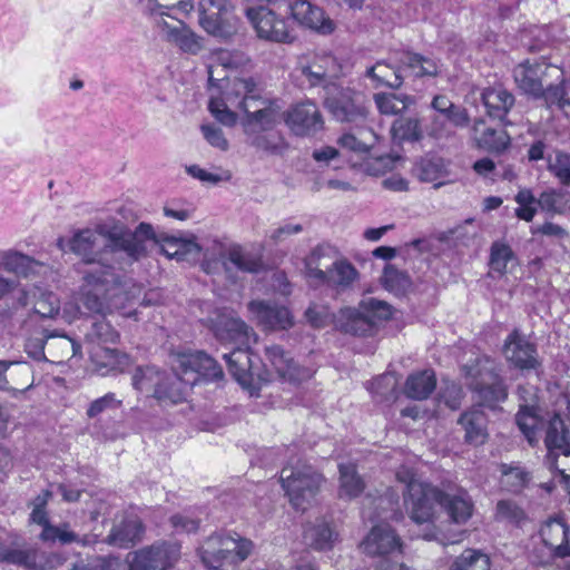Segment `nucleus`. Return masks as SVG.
I'll return each mask as SVG.
<instances>
[{
    "instance_id": "obj_1",
    "label": "nucleus",
    "mask_w": 570,
    "mask_h": 570,
    "mask_svg": "<svg viewBox=\"0 0 570 570\" xmlns=\"http://www.w3.org/2000/svg\"><path fill=\"white\" fill-rule=\"evenodd\" d=\"M156 242L150 224L140 223L135 230L125 225H99L96 229H81L70 239L58 238V247L68 248L86 264H97L85 273L78 301L90 313L105 315L120 309L140 293L131 278L107 265L109 256L124 254L130 262L139 261L147 253L149 243Z\"/></svg>"
},
{
    "instance_id": "obj_2",
    "label": "nucleus",
    "mask_w": 570,
    "mask_h": 570,
    "mask_svg": "<svg viewBox=\"0 0 570 570\" xmlns=\"http://www.w3.org/2000/svg\"><path fill=\"white\" fill-rule=\"evenodd\" d=\"M171 367L173 372L167 373L154 365L138 366L131 377L132 387L165 407L184 402L202 380L218 381L224 376L222 366L202 351L177 353Z\"/></svg>"
},
{
    "instance_id": "obj_3",
    "label": "nucleus",
    "mask_w": 570,
    "mask_h": 570,
    "mask_svg": "<svg viewBox=\"0 0 570 570\" xmlns=\"http://www.w3.org/2000/svg\"><path fill=\"white\" fill-rule=\"evenodd\" d=\"M208 109L214 118L225 126H234L237 114L245 112L243 122L248 142L262 150L277 153L283 140L274 131L275 111L261 98L256 82L252 78H235L228 82L223 97H212Z\"/></svg>"
},
{
    "instance_id": "obj_4",
    "label": "nucleus",
    "mask_w": 570,
    "mask_h": 570,
    "mask_svg": "<svg viewBox=\"0 0 570 570\" xmlns=\"http://www.w3.org/2000/svg\"><path fill=\"white\" fill-rule=\"evenodd\" d=\"M396 478L405 484L404 504L415 523H430L435 515L438 505L442 507L455 523L466 522L473 511V503L465 490L454 494L444 493L438 488L422 482L411 468L402 466Z\"/></svg>"
},
{
    "instance_id": "obj_5",
    "label": "nucleus",
    "mask_w": 570,
    "mask_h": 570,
    "mask_svg": "<svg viewBox=\"0 0 570 570\" xmlns=\"http://www.w3.org/2000/svg\"><path fill=\"white\" fill-rule=\"evenodd\" d=\"M215 337L223 343H236L238 346L224 354L228 371L240 386L254 387L255 381H267V374L258 365V356L249 350V344L257 341L256 333L240 318L219 316L213 324Z\"/></svg>"
},
{
    "instance_id": "obj_6",
    "label": "nucleus",
    "mask_w": 570,
    "mask_h": 570,
    "mask_svg": "<svg viewBox=\"0 0 570 570\" xmlns=\"http://www.w3.org/2000/svg\"><path fill=\"white\" fill-rule=\"evenodd\" d=\"M563 71L546 60L531 63L529 60L518 65L513 70V77L518 87L533 97H542L548 107L563 109L570 106V78L562 79L559 85H548L547 78L560 79Z\"/></svg>"
},
{
    "instance_id": "obj_7",
    "label": "nucleus",
    "mask_w": 570,
    "mask_h": 570,
    "mask_svg": "<svg viewBox=\"0 0 570 570\" xmlns=\"http://www.w3.org/2000/svg\"><path fill=\"white\" fill-rule=\"evenodd\" d=\"M399 66L385 61H377L366 70V76L374 79L377 85L399 88L403 82L404 73L413 77L435 76L439 67L435 60L422 55L403 51L397 58Z\"/></svg>"
},
{
    "instance_id": "obj_8",
    "label": "nucleus",
    "mask_w": 570,
    "mask_h": 570,
    "mask_svg": "<svg viewBox=\"0 0 570 570\" xmlns=\"http://www.w3.org/2000/svg\"><path fill=\"white\" fill-rule=\"evenodd\" d=\"M391 316V305L368 297L361 301L358 308H342L335 318V326L347 334L367 336L375 333L380 322Z\"/></svg>"
},
{
    "instance_id": "obj_9",
    "label": "nucleus",
    "mask_w": 570,
    "mask_h": 570,
    "mask_svg": "<svg viewBox=\"0 0 570 570\" xmlns=\"http://www.w3.org/2000/svg\"><path fill=\"white\" fill-rule=\"evenodd\" d=\"M279 479L289 503L297 511L308 509L323 482L322 474L303 462L284 466Z\"/></svg>"
},
{
    "instance_id": "obj_10",
    "label": "nucleus",
    "mask_w": 570,
    "mask_h": 570,
    "mask_svg": "<svg viewBox=\"0 0 570 570\" xmlns=\"http://www.w3.org/2000/svg\"><path fill=\"white\" fill-rule=\"evenodd\" d=\"M253 548V542L238 533L218 532L203 543L199 556L207 568L217 569L224 563L243 562L249 557Z\"/></svg>"
},
{
    "instance_id": "obj_11",
    "label": "nucleus",
    "mask_w": 570,
    "mask_h": 570,
    "mask_svg": "<svg viewBox=\"0 0 570 570\" xmlns=\"http://www.w3.org/2000/svg\"><path fill=\"white\" fill-rule=\"evenodd\" d=\"M119 338L118 332L105 318L95 321L86 333L88 343L98 347L91 351V358L99 370L106 372L121 371L129 364V356L116 348L104 347V344L116 343Z\"/></svg>"
},
{
    "instance_id": "obj_12",
    "label": "nucleus",
    "mask_w": 570,
    "mask_h": 570,
    "mask_svg": "<svg viewBox=\"0 0 570 570\" xmlns=\"http://www.w3.org/2000/svg\"><path fill=\"white\" fill-rule=\"evenodd\" d=\"M245 16L261 40L291 43L295 39L287 19L277 14L267 4L252 3V0H247Z\"/></svg>"
},
{
    "instance_id": "obj_13",
    "label": "nucleus",
    "mask_w": 570,
    "mask_h": 570,
    "mask_svg": "<svg viewBox=\"0 0 570 570\" xmlns=\"http://www.w3.org/2000/svg\"><path fill=\"white\" fill-rule=\"evenodd\" d=\"M323 255V247H316L306 262V277L314 287L326 286L337 292L345 291L358 277L356 268L346 259H337L332 267L322 269L315 265L316 261Z\"/></svg>"
},
{
    "instance_id": "obj_14",
    "label": "nucleus",
    "mask_w": 570,
    "mask_h": 570,
    "mask_svg": "<svg viewBox=\"0 0 570 570\" xmlns=\"http://www.w3.org/2000/svg\"><path fill=\"white\" fill-rule=\"evenodd\" d=\"M323 97L325 107L336 120L356 124L365 120L366 108L362 94L337 83L327 86V92Z\"/></svg>"
},
{
    "instance_id": "obj_15",
    "label": "nucleus",
    "mask_w": 570,
    "mask_h": 570,
    "mask_svg": "<svg viewBox=\"0 0 570 570\" xmlns=\"http://www.w3.org/2000/svg\"><path fill=\"white\" fill-rule=\"evenodd\" d=\"M199 24L209 35L227 39L236 31V19L229 0H200Z\"/></svg>"
},
{
    "instance_id": "obj_16",
    "label": "nucleus",
    "mask_w": 570,
    "mask_h": 570,
    "mask_svg": "<svg viewBox=\"0 0 570 570\" xmlns=\"http://www.w3.org/2000/svg\"><path fill=\"white\" fill-rule=\"evenodd\" d=\"M261 267V259L244 252L240 246H233L227 253L219 250L217 256L205 254L202 261V269L206 274H217L224 271L228 278H233V269L243 273H257Z\"/></svg>"
},
{
    "instance_id": "obj_17",
    "label": "nucleus",
    "mask_w": 570,
    "mask_h": 570,
    "mask_svg": "<svg viewBox=\"0 0 570 570\" xmlns=\"http://www.w3.org/2000/svg\"><path fill=\"white\" fill-rule=\"evenodd\" d=\"M491 364L490 358H478L475 365H463L462 371L465 376L472 377L474 381L471 387L478 392L482 406L495 409L501 402L508 397V390L502 380H499L492 366L485 367L487 375L493 381L489 384L483 383L481 364Z\"/></svg>"
},
{
    "instance_id": "obj_18",
    "label": "nucleus",
    "mask_w": 570,
    "mask_h": 570,
    "mask_svg": "<svg viewBox=\"0 0 570 570\" xmlns=\"http://www.w3.org/2000/svg\"><path fill=\"white\" fill-rule=\"evenodd\" d=\"M180 546L176 542H159L139 549L128 556L129 570H167L179 558Z\"/></svg>"
},
{
    "instance_id": "obj_19",
    "label": "nucleus",
    "mask_w": 570,
    "mask_h": 570,
    "mask_svg": "<svg viewBox=\"0 0 570 570\" xmlns=\"http://www.w3.org/2000/svg\"><path fill=\"white\" fill-rule=\"evenodd\" d=\"M302 83L309 88L321 87L323 94L327 92V86L337 85L341 66L336 58L328 52L315 53L306 63L299 66Z\"/></svg>"
},
{
    "instance_id": "obj_20",
    "label": "nucleus",
    "mask_w": 570,
    "mask_h": 570,
    "mask_svg": "<svg viewBox=\"0 0 570 570\" xmlns=\"http://www.w3.org/2000/svg\"><path fill=\"white\" fill-rule=\"evenodd\" d=\"M49 490H42L31 502L30 521L42 527L40 538L42 541L71 543L77 541L78 535L69 529L67 523L52 525L49 522L46 507L51 499Z\"/></svg>"
},
{
    "instance_id": "obj_21",
    "label": "nucleus",
    "mask_w": 570,
    "mask_h": 570,
    "mask_svg": "<svg viewBox=\"0 0 570 570\" xmlns=\"http://www.w3.org/2000/svg\"><path fill=\"white\" fill-rule=\"evenodd\" d=\"M432 108L438 112L433 118L431 134L443 137L453 132V128L469 125V116L464 108L454 105L446 96L439 95L432 100Z\"/></svg>"
},
{
    "instance_id": "obj_22",
    "label": "nucleus",
    "mask_w": 570,
    "mask_h": 570,
    "mask_svg": "<svg viewBox=\"0 0 570 570\" xmlns=\"http://www.w3.org/2000/svg\"><path fill=\"white\" fill-rule=\"evenodd\" d=\"M503 354L513 367L522 371L537 370L541 365L535 344L517 328L507 336Z\"/></svg>"
},
{
    "instance_id": "obj_23",
    "label": "nucleus",
    "mask_w": 570,
    "mask_h": 570,
    "mask_svg": "<svg viewBox=\"0 0 570 570\" xmlns=\"http://www.w3.org/2000/svg\"><path fill=\"white\" fill-rule=\"evenodd\" d=\"M248 311L266 331L288 330L294 325L289 308L276 302L252 301L248 303Z\"/></svg>"
},
{
    "instance_id": "obj_24",
    "label": "nucleus",
    "mask_w": 570,
    "mask_h": 570,
    "mask_svg": "<svg viewBox=\"0 0 570 570\" xmlns=\"http://www.w3.org/2000/svg\"><path fill=\"white\" fill-rule=\"evenodd\" d=\"M285 124L296 136H312L323 129V117L313 101H304L285 112Z\"/></svg>"
},
{
    "instance_id": "obj_25",
    "label": "nucleus",
    "mask_w": 570,
    "mask_h": 570,
    "mask_svg": "<svg viewBox=\"0 0 570 570\" xmlns=\"http://www.w3.org/2000/svg\"><path fill=\"white\" fill-rule=\"evenodd\" d=\"M289 10L293 19L304 27L322 35L334 31V22L325 16L324 10L308 0L294 1L289 4Z\"/></svg>"
},
{
    "instance_id": "obj_26",
    "label": "nucleus",
    "mask_w": 570,
    "mask_h": 570,
    "mask_svg": "<svg viewBox=\"0 0 570 570\" xmlns=\"http://www.w3.org/2000/svg\"><path fill=\"white\" fill-rule=\"evenodd\" d=\"M361 546L371 556H385L401 549L400 538L387 523L374 525Z\"/></svg>"
},
{
    "instance_id": "obj_27",
    "label": "nucleus",
    "mask_w": 570,
    "mask_h": 570,
    "mask_svg": "<svg viewBox=\"0 0 570 570\" xmlns=\"http://www.w3.org/2000/svg\"><path fill=\"white\" fill-rule=\"evenodd\" d=\"M540 535L553 557H570V530L562 519L553 518L547 521L541 527Z\"/></svg>"
},
{
    "instance_id": "obj_28",
    "label": "nucleus",
    "mask_w": 570,
    "mask_h": 570,
    "mask_svg": "<svg viewBox=\"0 0 570 570\" xmlns=\"http://www.w3.org/2000/svg\"><path fill=\"white\" fill-rule=\"evenodd\" d=\"M154 28L160 32L167 42L177 46L184 52L195 55L202 49L200 38L180 20L175 26L164 20Z\"/></svg>"
},
{
    "instance_id": "obj_29",
    "label": "nucleus",
    "mask_w": 570,
    "mask_h": 570,
    "mask_svg": "<svg viewBox=\"0 0 570 570\" xmlns=\"http://www.w3.org/2000/svg\"><path fill=\"white\" fill-rule=\"evenodd\" d=\"M379 141V136L371 128L360 126L344 132L337 140L342 149L353 153L361 161L371 154Z\"/></svg>"
},
{
    "instance_id": "obj_30",
    "label": "nucleus",
    "mask_w": 570,
    "mask_h": 570,
    "mask_svg": "<svg viewBox=\"0 0 570 570\" xmlns=\"http://www.w3.org/2000/svg\"><path fill=\"white\" fill-rule=\"evenodd\" d=\"M17 302L24 307L33 302V311L43 318L55 317L60 309V301L52 292L41 291L39 288L18 291Z\"/></svg>"
},
{
    "instance_id": "obj_31",
    "label": "nucleus",
    "mask_w": 570,
    "mask_h": 570,
    "mask_svg": "<svg viewBox=\"0 0 570 570\" xmlns=\"http://www.w3.org/2000/svg\"><path fill=\"white\" fill-rule=\"evenodd\" d=\"M265 355L275 372L284 381L297 383L309 375L306 368L297 366L294 360L278 345L266 347Z\"/></svg>"
},
{
    "instance_id": "obj_32",
    "label": "nucleus",
    "mask_w": 570,
    "mask_h": 570,
    "mask_svg": "<svg viewBox=\"0 0 570 570\" xmlns=\"http://www.w3.org/2000/svg\"><path fill=\"white\" fill-rule=\"evenodd\" d=\"M145 525L136 515H128L115 525L109 535L110 544L118 548H130L142 539Z\"/></svg>"
},
{
    "instance_id": "obj_33",
    "label": "nucleus",
    "mask_w": 570,
    "mask_h": 570,
    "mask_svg": "<svg viewBox=\"0 0 570 570\" xmlns=\"http://www.w3.org/2000/svg\"><path fill=\"white\" fill-rule=\"evenodd\" d=\"M472 136L479 148L500 153L507 149L510 137L504 129L492 128L484 119H476L472 127Z\"/></svg>"
},
{
    "instance_id": "obj_34",
    "label": "nucleus",
    "mask_w": 570,
    "mask_h": 570,
    "mask_svg": "<svg viewBox=\"0 0 570 570\" xmlns=\"http://www.w3.org/2000/svg\"><path fill=\"white\" fill-rule=\"evenodd\" d=\"M144 16L154 26L165 20V17L173 18L170 11L178 9L188 13L194 9V0H139Z\"/></svg>"
},
{
    "instance_id": "obj_35",
    "label": "nucleus",
    "mask_w": 570,
    "mask_h": 570,
    "mask_svg": "<svg viewBox=\"0 0 570 570\" xmlns=\"http://www.w3.org/2000/svg\"><path fill=\"white\" fill-rule=\"evenodd\" d=\"M482 102L490 118L503 122L509 110L514 105L513 95L501 86L485 88Z\"/></svg>"
},
{
    "instance_id": "obj_36",
    "label": "nucleus",
    "mask_w": 570,
    "mask_h": 570,
    "mask_svg": "<svg viewBox=\"0 0 570 570\" xmlns=\"http://www.w3.org/2000/svg\"><path fill=\"white\" fill-rule=\"evenodd\" d=\"M459 424L463 428L465 434L464 440L472 445H481L488 439V419L484 412L479 407H473L464 412L460 419Z\"/></svg>"
},
{
    "instance_id": "obj_37",
    "label": "nucleus",
    "mask_w": 570,
    "mask_h": 570,
    "mask_svg": "<svg viewBox=\"0 0 570 570\" xmlns=\"http://www.w3.org/2000/svg\"><path fill=\"white\" fill-rule=\"evenodd\" d=\"M46 558L36 549H14L0 541V562L39 570L46 567Z\"/></svg>"
},
{
    "instance_id": "obj_38",
    "label": "nucleus",
    "mask_w": 570,
    "mask_h": 570,
    "mask_svg": "<svg viewBox=\"0 0 570 570\" xmlns=\"http://www.w3.org/2000/svg\"><path fill=\"white\" fill-rule=\"evenodd\" d=\"M435 387V373L432 370H423L407 376L404 384V394L412 400H426Z\"/></svg>"
},
{
    "instance_id": "obj_39",
    "label": "nucleus",
    "mask_w": 570,
    "mask_h": 570,
    "mask_svg": "<svg viewBox=\"0 0 570 570\" xmlns=\"http://www.w3.org/2000/svg\"><path fill=\"white\" fill-rule=\"evenodd\" d=\"M544 444L547 454L559 453L570 448V431L558 414H554L547 424Z\"/></svg>"
},
{
    "instance_id": "obj_40",
    "label": "nucleus",
    "mask_w": 570,
    "mask_h": 570,
    "mask_svg": "<svg viewBox=\"0 0 570 570\" xmlns=\"http://www.w3.org/2000/svg\"><path fill=\"white\" fill-rule=\"evenodd\" d=\"M62 337L67 340L72 350V355L76 356L80 352V345L70 338L63 331L60 330H42L40 337L29 338L26 343V352L35 360L40 361L45 358V345L50 338Z\"/></svg>"
},
{
    "instance_id": "obj_41",
    "label": "nucleus",
    "mask_w": 570,
    "mask_h": 570,
    "mask_svg": "<svg viewBox=\"0 0 570 570\" xmlns=\"http://www.w3.org/2000/svg\"><path fill=\"white\" fill-rule=\"evenodd\" d=\"M416 174L420 180L426 183H435L439 187L443 185L442 179L448 176L446 164L443 158L436 156H426L416 165Z\"/></svg>"
},
{
    "instance_id": "obj_42",
    "label": "nucleus",
    "mask_w": 570,
    "mask_h": 570,
    "mask_svg": "<svg viewBox=\"0 0 570 570\" xmlns=\"http://www.w3.org/2000/svg\"><path fill=\"white\" fill-rule=\"evenodd\" d=\"M0 266L7 272L28 277L41 265L18 252H0Z\"/></svg>"
},
{
    "instance_id": "obj_43",
    "label": "nucleus",
    "mask_w": 570,
    "mask_h": 570,
    "mask_svg": "<svg viewBox=\"0 0 570 570\" xmlns=\"http://www.w3.org/2000/svg\"><path fill=\"white\" fill-rule=\"evenodd\" d=\"M340 471V498L353 499L358 497L364 490V481L358 475L355 465L338 464Z\"/></svg>"
},
{
    "instance_id": "obj_44",
    "label": "nucleus",
    "mask_w": 570,
    "mask_h": 570,
    "mask_svg": "<svg viewBox=\"0 0 570 570\" xmlns=\"http://www.w3.org/2000/svg\"><path fill=\"white\" fill-rule=\"evenodd\" d=\"M305 541L315 550L326 551L332 549L337 539V533L325 522L307 527L304 530Z\"/></svg>"
},
{
    "instance_id": "obj_45",
    "label": "nucleus",
    "mask_w": 570,
    "mask_h": 570,
    "mask_svg": "<svg viewBox=\"0 0 570 570\" xmlns=\"http://www.w3.org/2000/svg\"><path fill=\"white\" fill-rule=\"evenodd\" d=\"M515 422L528 442L533 445L538 441V428L541 424L534 405L521 404L515 415Z\"/></svg>"
},
{
    "instance_id": "obj_46",
    "label": "nucleus",
    "mask_w": 570,
    "mask_h": 570,
    "mask_svg": "<svg viewBox=\"0 0 570 570\" xmlns=\"http://www.w3.org/2000/svg\"><path fill=\"white\" fill-rule=\"evenodd\" d=\"M397 379L393 373L386 372L373 381L367 382L366 389L376 402H389L396 397Z\"/></svg>"
},
{
    "instance_id": "obj_47",
    "label": "nucleus",
    "mask_w": 570,
    "mask_h": 570,
    "mask_svg": "<svg viewBox=\"0 0 570 570\" xmlns=\"http://www.w3.org/2000/svg\"><path fill=\"white\" fill-rule=\"evenodd\" d=\"M396 160V157H393L390 154H379L374 148L371 150V154L363 159V161L354 165H358L367 175L380 176L393 170Z\"/></svg>"
},
{
    "instance_id": "obj_48",
    "label": "nucleus",
    "mask_w": 570,
    "mask_h": 570,
    "mask_svg": "<svg viewBox=\"0 0 570 570\" xmlns=\"http://www.w3.org/2000/svg\"><path fill=\"white\" fill-rule=\"evenodd\" d=\"M539 207L547 213L562 214L570 208V195L562 189H548L538 198Z\"/></svg>"
},
{
    "instance_id": "obj_49",
    "label": "nucleus",
    "mask_w": 570,
    "mask_h": 570,
    "mask_svg": "<svg viewBox=\"0 0 570 570\" xmlns=\"http://www.w3.org/2000/svg\"><path fill=\"white\" fill-rule=\"evenodd\" d=\"M544 465L559 478V483L567 485L570 482V448L559 453L546 455Z\"/></svg>"
},
{
    "instance_id": "obj_50",
    "label": "nucleus",
    "mask_w": 570,
    "mask_h": 570,
    "mask_svg": "<svg viewBox=\"0 0 570 570\" xmlns=\"http://www.w3.org/2000/svg\"><path fill=\"white\" fill-rule=\"evenodd\" d=\"M490 558L473 549L462 552L452 563L451 570H490Z\"/></svg>"
},
{
    "instance_id": "obj_51",
    "label": "nucleus",
    "mask_w": 570,
    "mask_h": 570,
    "mask_svg": "<svg viewBox=\"0 0 570 570\" xmlns=\"http://www.w3.org/2000/svg\"><path fill=\"white\" fill-rule=\"evenodd\" d=\"M502 483L510 492L521 491L530 481V474L520 464L502 465Z\"/></svg>"
},
{
    "instance_id": "obj_52",
    "label": "nucleus",
    "mask_w": 570,
    "mask_h": 570,
    "mask_svg": "<svg viewBox=\"0 0 570 570\" xmlns=\"http://www.w3.org/2000/svg\"><path fill=\"white\" fill-rule=\"evenodd\" d=\"M515 258L511 247L501 242H494L491 246L490 267L492 271L504 274L508 263Z\"/></svg>"
},
{
    "instance_id": "obj_53",
    "label": "nucleus",
    "mask_w": 570,
    "mask_h": 570,
    "mask_svg": "<svg viewBox=\"0 0 570 570\" xmlns=\"http://www.w3.org/2000/svg\"><path fill=\"white\" fill-rule=\"evenodd\" d=\"M391 132L394 139L416 141L421 138V127L416 119L394 120Z\"/></svg>"
},
{
    "instance_id": "obj_54",
    "label": "nucleus",
    "mask_w": 570,
    "mask_h": 570,
    "mask_svg": "<svg viewBox=\"0 0 570 570\" xmlns=\"http://www.w3.org/2000/svg\"><path fill=\"white\" fill-rule=\"evenodd\" d=\"M200 256L202 248L194 239H177V262L194 264L200 259Z\"/></svg>"
},
{
    "instance_id": "obj_55",
    "label": "nucleus",
    "mask_w": 570,
    "mask_h": 570,
    "mask_svg": "<svg viewBox=\"0 0 570 570\" xmlns=\"http://www.w3.org/2000/svg\"><path fill=\"white\" fill-rule=\"evenodd\" d=\"M374 101L379 111L383 115H397L406 107L405 101L394 94H376Z\"/></svg>"
},
{
    "instance_id": "obj_56",
    "label": "nucleus",
    "mask_w": 570,
    "mask_h": 570,
    "mask_svg": "<svg viewBox=\"0 0 570 570\" xmlns=\"http://www.w3.org/2000/svg\"><path fill=\"white\" fill-rule=\"evenodd\" d=\"M548 168L560 184L570 185V155L558 153L554 159L549 161Z\"/></svg>"
},
{
    "instance_id": "obj_57",
    "label": "nucleus",
    "mask_w": 570,
    "mask_h": 570,
    "mask_svg": "<svg viewBox=\"0 0 570 570\" xmlns=\"http://www.w3.org/2000/svg\"><path fill=\"white\" fill-rule=\"evenodd\" d=\"M305 317L313 327L317 328L326 326L332 321L335 322L336 318L327 306L318 304H311L305 312Z\"/></svg>"
},
{
    "instance_id": "obj_58",
    "label": "nucleus",
    "mask_w": 570,
    "mask_h": 570,
    "mask_svg": "<svg viewBox=\"0 0 570 570\" xmlns=\"http://www.w3.org/2000/svg\"><path fill=\"white\" fill-rule=\"evenodd\" d=\"M121 405V401L117 400L116 394L112 392H108L101 397L94 400L88 409L87 415L89 417H96L99 414L104 413L107 410L117 409Z\"/></svg>"
},
{
    "instance_id": "obj_59",
    "label": "nucleus",
    "mask_w": 570,
    "mask_h": 570,
    "mask_svg": "<svg viewBox=\"0 0 570 570\" xmlns=\"http://www.w3.org/2000/svg\"><path fill=\"white\" fill-rule=\"evenodd\" d=\"M202 132L204 135V138L207 140V142L220 150H227L228 148V141L224 136V132L220 128L216 127L215 125H203L202 126Z\"/></svg>"
},
{
    "instance_id": "obj_60",
    "label": "nucleus",
    "mask_w": 570,
    "mask_h": 570,
    "mask_svg": "<svg viewBox=\"0 0 570 570\" xmlns=\"http://www.w3.org/2000/svg\"><path fill=\"white\" fill-rule=\"evenodd\" d=\"M68 570H114L112 563L106 558L94 557L81 559L72 563Z\"/></svg>"
},
{
    "instance_id": "obj_61",
    "label": "nucleus",
    "mask_w": 570,
    "mask_h": 570,
    "mask_svg": "<svg viewBox=\"0 0 570 570\" xmlns=\"http://www.w3.org/2000/svg\"><path fill=\"white\" fill-rule=\"evenodd\" d=\"M170 524L176 533H190L198 529L199 521L187 514L177 513L170 518Z\"/></svg>"
},
{
    "instance_id": "obj_62",
    "label": "nucleus",
    "mask_w": 570,
    "mask_h": 570,
    "mask_svg": "<svg viewBox=\"0 0 570 570\" xmlns=\"http://www.w3.org/2000/svg\"><path fill=\"white\" fill-rule=\"evenodd\" d=\"M522 514L521 509L509 500H501L497 503V517L509 521H518Z\"/></svg>"
},
{
    "instance_id": "obj_63",
    "label": "nucleus",
    "mask_w": 570,
    "mask_h": 570,
    "mask_svg": "<svg viewBox=\"0 0 570 570\" xmlns=\"http://www.w3.org/2000/svg\"><path fill=\"white\" fill-rule=\"evenodd\" d=\"M303 230V226L301 224H284L278 228L274 229L271 234V239L274 243H278L284 240L286 237L291 235L298 234Z\"/></svg>"
},
{
    "instance_id": "obj_64",
    "label": "nucleus",
    "mask_w": 570,
    "mask_h": 570,
    "mask_svg": "<svg viewBox=\"0 0 570 570\" xmlns=\"http://www.w3.org/2000/svg\"><path fill=\"white\" fill-rule=\"evenodd\" d=\"M186 171L188 173V175H190L191 177H194L200 181H207V183H214V184L220 181L219 176L208 173L207 170L200 168L197 165L187 166Z\"/></svg>"
}]
</instances>
